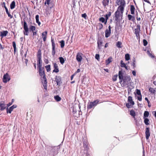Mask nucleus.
<instances>
[{
	"label": "nucleus",
	"mask_w": 156,
	"mask_h": 156,
	"mask_svg": "<svg viewBox=\"0 0 156 156\" xmlns=\"http://www.w3.org/2000/svg\"><path fill=\"white\" fill-rule=\"evenodd\" d=\"M121 5L118 7L117 11L114 13V16L113 18L114 19V22L117 24L119 21V18L120 16V13L122 15L124 8L125 7V3L123 1L121 2Z\"/></svg>",
	"instance_id": "f257e3e1"
},
{
	"label": "nucleus",
	"mask_w": 156,
	"mask_h": 156,
	"mask_svg": "<svg viewBox=\"0 0 156 156\" xmlns=\"http://www.w3.org/2000/svg\"><path fill=\"white\" fill-rule=\"evenodd\" d=\"M130 80L131 78L129 76L127 75L124 76L122 82V83L123 86H125L127 85Z\"/></svg>",
	"instance_id": "f03ea898"
},
{
	"label": "nucleus",
	"mask_w": 156,
	"mask_h": 156,
	"mask_svg": "<svg viewBox=\"0 0 156 156\" xmlns=\"http://www.w3.org/2000/svg\"><path fill=\"white\" fill-rule=\"evenodd\" d=\"M23 27L24 29V31L23 32L24 34L27 36L28 35L29 29L27 23L24 19L23 20Z\"/></svg>",
	"instance_id": "7ed1b4c3"
},
{
	"label": "nucleus",
	"mask_w": 156,
	"mask_h": 156,
	"mask_svg": "<svg viewBox=\"0 0 156 156\" xmlns=\"http://www.w3.org/2000/svg\"><path fill=\"white\" fill-rule=\"evenodd\" d=\"M134 33L136 35V37L137 39H140V25H137L136 26V28L134 29Z\"/></svg>",
	"instance_id": "20e7f679"
},
{
	"label": "nucleus",
	"mask_w": 156,
	"mask_h": 156,
	"mask_svg": "<svg viewBox=\"0 0 156 156\" xmlns=\"http://www.w3.org/2000/svg\"><path fill=\"white\" fill-rule=\"evenodd\" d=\"M29 30L32 32L33 36L37 35V30L36 27L33 25H30L29 27Z\"/></svg>",
	"instance_id": "39448f33"
},
{
	"label": "nucleus",
	"mask_w": 156,
	"mask_h": 156,
	"mask_svg": "<svg viewBox=\"0 0 156 156\" xmlns=\"http://www.w3.org/2000/svg\"><path fill=\"white\" fill-rule=\"evenodd\" d=\"M41 55V50L40 49H39L38 50L37 54V62H42Z\"/></svg>",
	"instance_id": "423d86ee"
},
{
	"label": "nucleus",
	"mask_w": 156,
	"mask_h": 156,
	"mask_svg": "<svg viewBox=\"0 0 156 156\" xmlns=\"http://www.w3.org/2000/svg\"><path fill=\"white\" fill-rule=\"evenodd\" d=\"M10 80V76L7 73L4 75L3 79V82L4 83H7Z\"/></svg>",
	"instance_id": "0eeeda50"
},
{
	"label": "nucleus",
	"mask_w": 156,
	"mask_h": 156,
	"mask_svg": "<svg viewBox=\"0 0 156 156\" xmlns=\"http://www.w3.org/2000/svg\"><path fill=\"white\" fill-rule=\"evenodd\" d=\"M38 69L39 74L41 76H42V77L44 78V77L46 76L44 70V67L38 68Z\"/></svg>",
	"instance_id": "6e6552de"
},
{
	"label": "nucleus",
	"mask_w": 156,
	"mask_h": 156,
	"mask_svg": "<svg viewBox=\"0 0 156 156\" xmlns=\"http://www.w3.org/2000/svg\"><path fill=\"white\" fill-rule=\"evenodd\" d=\"M41 80L44 89L47 90L48 82L46 76L42 77Z\"/></svg>",
	"instance_id": "1a4fd4ad"
},
{
	"label": "nucleus",
	"mask_w": 156,
	"mask_h": 156,
	"mask_svg": "<svg viewBox=\"0 0 156 156\" xmlns=\"http://www.w3.org/2000/svg\"><path fill=\"white\" fill-rule=\"evenodd\" d=\"M51 42L52 43V50L51 51L52 55L53 56H54L55 53V44L54 42V40L51 38Z\"/></svg>",
	"instance_id": "9d476101"
},
{
	"label": "nucleus",
	"mask_w": 156,
	"mask_h": 156,
	"mask_svg": "<svg viewBox=\"0 0 156 156\" xmlns=\"http://www.w3.org/2000/svg\"><path fill=\"white\" fill-rule=\"evenodd\" d=\"M124 77L122 71H119V83H120L122 82Z\"/></svg>",
	"instance_id": "9b49d317"
},
{
	"label": "nucleus",
	"mask_w": 156,
	"mask_h": 156,
	"mask_svg": "<svg viewBox=\"0 0 156 156\" xmlns=\"http://www.w3.org/2000/svg\"><path fill=\"white\" fill-rule=\"evenodd\" d=\"M6 108V105L4 101H1L0 102V110L3 111Z\"/></svg>",
	"instance_id": "f8f14e48"
},
{
	"label": "nucleus",
	"mask_w": 156,
	"mask_h": 156,
	"mask_svg": "<svg viewBox=\"0 0 156 156\" xmlns=\"http://www.w3.org/2000/svg\"><path fill=\"white\" fill-rule=\"evenodd\" d=\"M82 55H83V54L79 52L77 53L76 55V59L78 62H81L82 59Z\"/></svg>",
	"instance_id": "ddd939ff"
},
{
	"label": "nucleus",
	"mask_w": 156,
	"mask_h": 156,
	"mask_svg": "<svg viewBox=\"0 0 156 156\" xmlns=\"http://www.w3.org/2000/svg\"><path fill=\"white\" fill-rule=\"evenodd\" d=\"M145 136L147 140H148L149 139V136H150V129L149 128L147 127L145 131Z\"/></svg>",
	"instance_id": "4468645a"
},
{
	"label": "nucleus",
	"mask_w": 156,
	"mask_h": 156,
	"mask_svg": "<svg viewBox=\"0 0 156 156\" xmlns=\"http://www.w3.org/2000/svg\"><path fill=\"white\" fill-rule=\"evenodd\" d=\"M53 68H54V69L53 70V72L56 73H58L59 70L57 64L56 63H53Z\"/></svg>",
	"instance_id": "2eb2a0df"
},
{
	"label": "nucleus",
	"mask_w": 156,
	"mask_h": 156,
	"mask_svg": "<svg viewBox=\"0 0 156 156\" xmlns=\"http://www.w3.org/2000/svg\"><path fill=\"white\" fill-rule=\"evenodd\" d=\"M55 80L57 85H60L61 83V78L60 76H56L55 78Z\"/></svg>",
	"instance_id": "dca6fc26"
},
{
	"label": "nucleus",
	"mask_w": 156,
	"mask_h": 156,
	"mask_svg": "<svg viewBox=\"0 0 156 156\" xmlns=\"http://www.w3.org/2000/svg\"><path fill=\"white\" fill-rule=\"evenodd\" d=\"M48 32L46 31L42 33V36L43 40L44 41H46L47 37Z\"/></svg>",
	"instance_id": "f3484780"
},
{
	"label": "nucleus",
	"mask_w": 156,
	"mask_h": 156,
	"mask_svg": "<svg viewBox=\"0 0 156 156\" xmlns=\"http://www.w3.org/2000/svg\"><path fill=\"white\" fill-rule=\"evenodd\" d=\"M109 2V0H103L102 3L103 6L105 7L108 5Z\"/></svg>",
	"instance_id": "a211bd4d"
},
{
	"label": "nucleus",
	"mask_w": 156,
	"mask_h": 156,
	"mask_svg": "<svg viewBox=\"0 0 156 156\" xmlns=\"http://www.w3.org/2000/svg\"><path fill=\"white\" fill-rule=\"evenodd\" d=\"M8 33V31L7 30H4L1 32L0 36L2 38L3 37L6 36Z\"/></svg>",
	"instance_id": "6ab92c4d"
},
{
	"label": "nucleus",
	"mask_w": 156,
	"mask_h": 156,
	"mask_svg": "<svg viewBox=\"0 0 156 156\" xmlns=\"http://www.w3.org/2000/svg\"><path fill=\"white\" fill-rule=\"evenodd\" d=\"M128 101L129 103L131 105H134V102L133 101L132 98L131 96H129L128 97Z\"/></svg>",
	"instance_id": "aec40b11"
},
{
	"label": "nucleus",
	"mask_w": 156,
	"mask_h": 156,
	"mask_svg": "<svg viewBox=\"0 0 156 156\" xmlns=\"http://www.w3.org/2000/svg\"><path fill=\"white\" fill-rule=\"evenodd\" d=\"M111 12H109L108 14H106L104 16L106 20L105 23H107V20L108 19L109 17L111 16Z\"/></svg>",
	"instance_id": "412c9836"
},
{
	"label": "nucleus",
	"mask_w": 156,
	"mask_h": 156,
	"mask_svg": "<svg viewBox=\"0 0 156 156\" xmlns=\"http://www.w3.org/2000/svg\"><path fill=\"white\" fill-rule=\"evenodd\" d=\"M112 61V57H109L107 60L105 61L106 65H108L110 62Z\"/></svg>",
	"instance_id": "4be33fe9"
},
{
	"label": "nucleus",
	"mask_w": 156,
	"mask_h": 156,
	"mask_svg": "<svg viewBox=\"0 0 156 156\" xmlns=\"http://www.w3.org/2000/svg\"><path fill=\"white\" fill-rule=\"evenodd\" d=\"M135 10V8L134 5H130V10L131 14H134Z\"/></svg>",
	"instance_id": "5701e85b"
},
{
	"label": "nucleus",
	"mask_w": 156,
	"mask_h": 156,
	"mask_svg": "<svg viewBox=\"0 0 156 156\" xmlns=\"http://www.w3.org/2000/svg\"><path fill=\"white\" fill-rule=\"evenodd\" d=\"M128 17L129 20H131L133 22H134L135 20V18L134 16H133L130 14L128 15Z\"/></svg>",
	"instance_id": "b1692460"
},
{
	"label": "nucleus",
	"mask_w": 156,
	"mask_h": 156,
	"mask_svg": "<svg viewBox=\"0 0 156 156\" xmlns=\"http://www.w3.org/2000/svg\"><path fill=\"white\" fill-rule=\"evenodd\" d=\"M111 34V31L108 30V29H107L105 31V37L106 38L108 37Z\"/></svg>",
	"instance_id": "393cba45"
},
{
	"label": "nucleus",
	"mask_w": 156,
	"mask_h": 156,
	"mask_svg": "<svg viewBox=\"0 0 156 156\" xmlns=\"http://www.w3.org/2000/svg\"><path fill=\"white\" fill-rule=\"evenodd\" d=\"M94 104L93 102H90L89 103H88V105L87 106V108L88 109H90L94 107Z\"/></svg>",
	"instance_id": "a878e982"
},
{
	"label": "nucleus",
	"mask_w": 156,
	"mask_h": 156,
	"mask_svg": "<svg viewBox=\"0 0 156 156\" xmlns=\"http://www.w3.org/2000/svg\"><path fill=\"white\" fill-rule=\"evenodd\" d=\"M83 146L84 148L87 149L88 147V143L87 142V140H85L83 141Z\"/></svg>",
	"instance_id": "bb28decb"
},
{
	"label": "nucleus",
	"mask_w": 156,
	"mask_h": 156,
	"mask_svg": "<svg viewBox=\"0 0 156 156\" xmlns=\"http://www.w3.org/2000/svg\"><path fill=\"white\" fill-rule=\"evenodd\" d=\"M116 3L117 4V5H121V2L122 1H123L125 3V6H126V2L125 1V0H116Z\"/></svg>",
	"instance_id": "cd10ccee"
},
{
	"label": "nucleus",
	"mask_w": 156,
	"mask_h": 156,
	"mask_svg": "<svg viewBox=\"0 0 156 156\" xmlns=\"http://www.w3.org/2000/svg\"><path fill=\"white\" fill-rule=\"evenodd\" d=\"M15 6H16V3H15V2L14 1H12L11 2V3L10 5V7L11 9H13L14 8H15Z\"/></svg>",
	"instance_id": "c85d7f7f"
},
{
	"label": "nucleus",
	"mask_w": 156,
	"mask_h": 156,
	"mask_svg": "<svg viewBox=\"0 0 156 156\" xmlns=\"http://www.w3.org/2000/svg\"><path fill=\"white\" fill-rule=\"evenodd\" d=\"M39 16L38 15H37L36 16L35 19L36 20V22L37 23H38V25L40 26L41 24V22L39 21Z\"/></svg>",
	"instance_id": "c756f323"
},
{
	"label": "nucleus",
	"mask_w": 156,
	"mask_h": 156,
	"mask_svg": "<svg viewBox=\"0 0 156 156\" xmlns=\"http://www.w3.org/2000/svg\"><path fill=\"white\" fill-rule=\"evenodd\" d=\"M99 21L102 23H104V24L105 25L107 23H105L106 20L103 17H101L99 18Z\"/></svg>",
	"instance_id": "7c9ffc66"
},
{
	"label": "nucleus",
	"mask_w": 156,
	"mask_h": 156,
	"mask_svg": "<svg viewBox=\"0 0 156 156\" xmlns=\"http://www.w3.org/2000/svg\"><path fill=\"white\" fill-rule=\"evenodd\" d=\"M102 41L101 40H98V47L99 49H100L101 47L102 46Z\"/></svg>",
	"instance_id": "2f4dec72"
},
{
	"label": "nucleus",
	"mask_w": 156,
	"mask_h": 156,
	"mask_svg": "<svg viewBox=\"0 0 156 156\" xmlns=\"http://www.w3.org/2000/svg\"><path fill=\"white\" fill-rule=\"evenodd\" d=\"M130 115L133 116L134 118H135L136 114L134 110H132L130 111Z\"/></svg>",
	"instance_id": "473e14b6"
},
{
	"label": "nucleus",
	"mask_w": 156,
	"mask_h": 156,
	"mask_svg": "<svg viewBox=\"0 0 156 156\" xmlns=\"http://www.w3.org/2000/svg\"><path fill=\"white\" fill-rule=\"evenodd\" d=\"M59 59L60 63L62 64L63 65L65 62V60L64 58L62 57H61L59 58Z\"/></svg>",
	"instance_id": "72a5a7b5"
},
{
	"label": "nucleus",
	"mask_w": 156,
	"mask_h": 156,
	"mask_svg": "<svg viewBox=\"0 0 156 156\" xmlns=\"http://www.w3.org/2000/svg\"><path fill=\"white\" fill-rule=\"evenodd\" d=\"M54 98L55 100L57 101H61V98L58 95H56L54 96Z\"/></svg>",
	"instance_id": "f704fd0d"
},
{
	"label": "nucleus",
	"mask_w": 156,
	"mask_h": 156,
	"mask_svg": "<svg viewBox=\"0 0 156 156\" xmlns=\"http://www.w3.org/2000/svg\"><path fill=\"white\" fill-rule=\"evenodd\" d=\"M149 115V112L147 111H145L144 113V118L148 117Z\"/></svg>",
	"instance_id": "c9c22d12"
},
{
	"label": "nucleus",
	"mask_w": 156,
	"mask_h": 156,
	"mask_svg": "<svg viewBox=\"0 0 156 156\" xmlns=\"http://www.w3.org/2000/svg\"><path fill=\"white\" fill-rule=\"evenodd\" d=\"M12 43V45L14 48V53H15L16 51V43L15 41H13Z\"/></svg>",
	"instance_id": "e433bc0d"
},
{
	"label": "nucleus",
	"mask_w": 156,
	"mask_h": 156,
	"mask_svg": "<svg viewBox=\"0 0 156 156\" xmlns=\"http://www.w3.org/2000/svg\"><path fill=\"white\" fill-rule=\"evenodd\" d=\"M45 68L47 72H49L51 70V66L50 65H47L45 66Z\"/></svg>",
	"instance_id": "4c0bfd02"
},
{
	"label": "nucleus",
	"mask_w": 156,
	"mask_h": 156,
	"mask_svg": "<svg viewBox=\"0 0 156 156\" xmlns=\"http://www.w3.org/2000/svg\"><path fill=\"white\" fill-rule=\"evenodd\" d=\"M122 44V43L120 41H118L116 44V46L118 48H121L122 46H121Z\"/></svg>",
	"instance_id": "58836bf2"
},
{
	"label": "nucleus",
	"mask_w": 156,
	"mask_h": 156,
	"mask_svg": "<svg viewBox=\"0 0 156 156\" xmlns=\"http://www.w3.org/2000/svg\"><path fill=\"white\" fill-rule=\"evenodd\" d=\"M144 122L145 124L147 125H148L149 124V119L147 118H144Z\"/></svg>",
	"instance_id": "ea45409f"
},
{
	"label": "nucleus",
	"mask_w": 156,
	"mask_h": 156,
	"mask_svg": "<svg viewBox=\"0 0 156 156\" xmlns=\"http://www.w3.org/2000/svg\"><path fill=\"white\" fill-rule=\"evenodd\" d=\"M13 109L11 107H10L9 109H8L7 108L6 109L7 113H11L13 111Z\"/></svg>",
	"instance_id": "a19ab883"
},
{
	"label": "nucleus",
	"mask_w": 156,
	"mask_h": 156,
	"mask_svg": "<svg viewBox=\"0 0 156 156\" xmlns=\"http://www.w3.org/2000/svg\"><path fill=\"white\" fill-rule=\"evenodd\" d=\"M60 43L61 44L60 46L62 48H64L65 46V42L64 40H62L60 41Z\"/></svg>",
	"instance_id": "79ce46f5"
},
{
	"label": "nucleus",
	"mask_w": 156,
	"mask_h": 156,
	"mask_svg": "<svg viewBox=\"0 0 156 156\" xmlns=\"http://www.w3.org/2000/svg\"><path fill=\"white\" fill-rule=\"evenodd\" d=\"M37 69L43 67H42V62H37Z\"/></svg>",
	"instance_id": "37998d69"
},
{
	"label": "nucleus",
	"mask_w": 156,
	"mask_h": 156,
	"mask_svg": "<svg viewBox=\"0 0 156 156\" xmlns=\"http://www.w3.org/2000/svg\"><path fill=\"white\" fill-rule=\"evenodd\" d=\"M99 100L98 99L96 100H94L93 102H93V103L94 104V106H96L97 104H98L99 102Z\"/></svg>",
	"instance_id": "c03bdc74"
},
{
	"label": "nucleus",
	"mask_w": 156,
	"mask_h": 156,
	"mask_svg": "<svg viewBox=\"0 0 156 156\" xmlns=\"http://www.w3.org/2000/svg\"><path fill=\"white\" fill-rule=\"evenodd\" d=\"M118 75L117 74L113 76L112 77V80L113 81H115L117 79Z\"/></svg>",
	"instance_id": "a18cd8bd"
},
{
	"label": "nucleus",
	"mask_w": 156,
	"mask_h": 156,
	"mask_svg": "<svg viewBox=\"0 0 156 156\" xmlns=\"http://www.w3.org/2000/svg\"><path fill=\"white\" fill-rule=\"evenodd\" d=\"M125 58L126 61H128L130 59V56L129 54H127L125 55Z\"/></svg>",
	"instance_id": "49530a36"
},
{
	"label": "nucleus",
	"mask_w": 156,
	"mask_h": 156,
	"mask_svg": "<svg viewBox=\"0 0 156 156\" xmlns=\"http://www.w3.org/2000/svg\"><path fill=\"white\" fill-rule=\"evenodd\" d=\"M149 91L153 94H154L155 92V90L153 88L150 87L149 89Z\"/></svg>",
	"instance_id": "de8ad7c7"
},
{
	"label": "nucleus",
	"mask_w": 156,
	"mask_h": 156,
	"mask_svg": "<svg viewBox=\"0 0 156 156\" xmlns=\"http://www.w3.org/2000/svg\"><path fill=\"white\" fill-rule=\"evenodd\" d=\"M146 101H147L148 103V106L149 107H150L151 106V104L150 103V101H149L147 98L146 97L145 98Z\"/></svg>",
	"instance_id": "09e8293b"
},
{
	"label": "nucleus",
	"mask_w": 156,
	"mask_h": 156,
	"mask_svg": "<svg viewBox=\"0 0 156 156\" xmlns=\"http://www.w3.org/2000/svg\"><path fill=\"white\" fill-rule=\"evenodd\" d=\"M121 63V66L122 67H124L125 66H126V64L123 62V61L121 60L120 62Z\"/></svg>",
	"instance_id": "8fccbe9b"
},
{
	"label": "nucleus",
	"mask_w": 156,
	"mask_h": 156,
	"mask_svg": "<svg viewBox=\"0 0 156 156\" xmlns=\"http://www.w3.org/2000/svg\"><path fill=\"white\" fill-rule=\"evenodd\" d=\"M132 66L133 67V68L134 69L136 67L135 65V59L134 58L133 60V62H132Z\"/></svg>",
	"instance_id": "3c124183"
},
{
	"label": "nucleus",
	"mask_w": 156,
	"mask_h": 156,
	"mask_svg": "<svg viewBox=\"0 0 156 156\" xmlns=\"http://www.w3.org/2000/svg\"><path fill=\"white\" fill-rule=\"evenodd\" d=\"M143 43L144 45V46H146L147 44V40L145 39H144L143 40Z\"/></svg>",
	"instance_id": "603ef678"
},
{
	"label": "nucleus",
	"mask_w": 156,
	"mask_h": 156,
	"mask_svg": "<svg viewBox=\"0 0 156 156\" xmlns=\"http://www.w3.org/2000/svg\"><path fill=\"white\" fill-rule=\"evenodd\" d=\"M95 58L96 59H97L98 61L100 59V56L98 54H96L95 55Z\"/></svg>",
	"instance_id": "864d4df0"
},
{
	"label": "nucleus",
	"mask_w": 156,
	"mask_h": 156,
	"mask_svg": "<svg viewBox=\"0 0 156 156\" xmlns=\"http://www.w3.org/2000/svg\"><path fill=\"white\" fill-rule=\"evenodd\" d=\"M98 26L99 27V30H100L102 29L103 27V25L101 23H98Z\"/></svg>",
	"instance_id": "5fc2aeb1"
},
{
	"label": "nucleus",
	"mask_w": 156,
	"mask_h": 156,
	"mask_svg": "<svg viewBox=\"0 0 156 156\" xmlns=\"http://www.w3.org/2000/svg\"><path fill=\"white\" fill-rule=\"evenodd\" d=\"M136 94L139 95H141L140 90L138 89H136Z\"/></svg>",
	"instance_id": "6e6d98bb"
},
{
	"label": "nucleus",
	"mask_w": 156,
	"mask_h": 156,
	"mask_svg": "<svg viewBox=\"0 0 156 156\" xmlns=\"http://www.w3.org/2000/svg\"><path fill=\"white\" fill-rule=\"evenodd\" d=\"M82 17L85 18V19H86V17H87V15L86 13H84L82 15Z\"/></svg>",
	"instance_id": "4d7b16f0"
},
{
	"label": "nucleus",
	"mask_w": 156,
	"mask_h": 156,
	"mask_svg": "<svg viewBox=\"0 0 156 156\" xmlns=\"http://www.w3.org/2000/svg\"><path fill=\"white\" fill-rule=\"evenodd\" d=\"M131 105H131V104L130 103H126V106L128 108H129L131 107Z\"/></svg>",
	"instance_id": "13d9d810"
},
{
	"label": "nucleus",
	"mask_w": 156,
	"mask_h": 156,
	"mask_svg": "<svg viewBox=\"0 0 156 156\" xmlns=\"http://www.w3.org/2000/svg\"><path fill=\"white\" fill-rule=\"evenodd\" d=\"M50 1L51 0H46L44 3V4L46 5L47 4L48 5H49L50 4Z\"/></svg>",
	"instance_id": "bf43d9fd"
},
{
	"label": "nucleus",
	"mask_w": 156,
	"mask_h": 156,
	"mask_svg": "<svg viewBox=\"0 0 156 156\" xmlns=\"http://www.w3.org/2000/svg\"><path fill=\"white\" fill-rule=\"evenodd\" d=\"M139 96L137 97V99L139 101H141L142 100V95Z\"/></svg>",
	"instance_id": "052dcab7"
},
{
	"label": "nucleus",
	"mask_w": 156,
	"mask_h": 156,
	"mask_svg": "<svg viewBox=\"0 0 156 156\" xmlns=\"http://www.w3.org/2000/svg\"><path fill=\"white\" fill-rule=\"evenodd\" d=\"M8 15V16L9 17H10V19H12V18L13 17V16L12 15L10 14V13H8L7 14Z\"/></svg>",
	"instance_id": "680f3d73"
},
{
	"label": "nucleus",
	"mask_w": 156,
	"mask_h": 156,
	"mask_svg": "<svg viewBox=\"0 0 156 156\" xmlns=\"http://www.w3.org/2000/svg\"><path fill=\"white\" fill-rule=\"evenodd\" d=\"M12 104V102H9L8 104H7V108L10 105H11Z\"/></svg>",
	"instance_id": "e2e57ef3"
},
{
	"label": "nucleus",
	"mask_w": 156,
	"mask_h": 156,
	"mask_svg": "<svg viewBox=\"0 0 156 156\" xmlns=\"http://www.w3.org/2000/svg\"><path fill=\"white\" fill-rule=\"evenodd\" d=\"M44 62L46 64H47L49 63L48 60L47 59H46L45 60H44Z\"/></svg>",
	"instance_id": "0e129e2a"
},
{
	"label": "nucleus",
	"mask_w": 156,
	"mask_h": 156,
	"mask_svg": "<svg viewBox=\"0 0 156 156\" xmlns=\"http://www.w3.org/2000/svg\"><path fill=\"white\" fill-rule=\"evenodd\" d=\"M11 107L13 109L14 108H16L17 106L16 105H13Z\"/></svg>",
	"instance_id": "69168bd1"
},
{
	"label": "nucleus",
	"mask_w": 156,
	"mask_h": 156,
	"mask_svg": "<svg viewBox=\"0 0 156 156\" xmlns=\"http://www.w3.org/2000/svg\"><path fill=\"white\" fill-rule=\"evenodd\" d=\"M132 74L134 76H136V72L135 71H132Z\"/></svg>",
	"instance_id": "338daca9"
},
{
	"label": "nucleus",
	"mask_w": 156,
	"mask_h": 156,
	"mask_svg": "<svg viewBox=\"0 0 156 156\" xmlns=\"http://www.w3.org/2000/svg\"><path fill=\"white\" fill-rule=\"evenodd\" d=\"M0 48L2 50H3L4 48V47H3L2 46V44L0 43Z\"/></svg>",
	"instance_id": "774afa93"
}]
</instances>
